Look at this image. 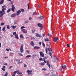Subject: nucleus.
Returning a JSON list of instances; mask_svg holds the SVG:
<instances>
[{
    "mask_svg": "<svg viewBox=\"0 0 76 76\" xmlns=\"http://www.w3.org/2000/svg\"><path fill=\"white\" fill-rule=\"evenodd\" d=\"M47 50L48 51H50V52H49V55H50V56H51V57L52 58V53L50 52L52 51V50L50 48H49L47 49V47H46L45 49V51H46V53L47 54Z\"/></svg>",
    "mask_w": 76,
    "mask_h": 76,
    "instance_id": "obj_1",
    "label": "nucleus"
},
{
    "mask_svg": "<svg viewBox=\"0 0 76 76\" xmlns=\"http://www.w3.org/2000/svg\"><path fill=\"white\" fill-rule=\"evenodd\" d=\"M2 11H1L2 12H3L4 13H5V11L4 10H6V6L4 5L2 6Z\"/></svg>",
    "mask_w": 76,
    "mask_h": 76,
    "instance_id": "obj_2",
    "label": "nucleus"
},
{
    "mask_svg": "<svg viewBox=\"0 0 76 76\" xmlns=\"http://www.w3.org/2000/svg\"><path fill=\"white\" fill-rule=\"evenodd\" d=\"M37 25L39 27L41 28L40 30L42 29V28H43V27H42V24L40 23H38L37 24Z\"/></svg>",
    "mask_w": 76,
    "mask_h": 76,
    "instance_id": "obj_3",
    "label": "nucleus"
},
{
    "mask_svg": "<svg viewBox=\"0 0 76 76\" xmlns=\"http://www.w3.org/2000/svg\"><path fill=\"white\" fill-rule=\"evenodd\" d=\"M20 50L21 53H23V45H21L20 49Z\"/></svg>",
    "mask_w": 76,
    "mask_h": 76,
    "instance_id": "obj_4",
    "label": "nucleus"
},
{
    "mask_svg": "<svg viewBox=\"0 0 76 76\" xmlns=\"http://www.w3.org/2000/svg\"><path fill=\"white\" fill-rule=\"evenodd\" d=\"M56 60H58V58L56 56L54 57V60L52 61L54 63L56 62Z\"/></svg>",
    "mask_w": 76,
    "mask_h": 76,
    "instance_id": "obj_5",
    "label": "nucleus"
},
{
    "mask_svg": "<svg viewBox=\"0 0 76 76\" xmlns=\"http://www.w3.org/2000/svg\"><path fill=\"white\" fill-rule=\"evenodd\" d=\"M39 53L40 56H41L42 57H44V56H44V53H42V51L39 52Z\"/></svg>",
    "mask_w": 76,
    "mask_h": 76,
    "instance_id": "obj_6",
    "label": "nucleus"
},
{
    "mask_svg": "<svg viewBox=\"0 0 76 76\" xmlns=\"http://www.w3.org/2000/svg\"><path fill=\"white\" fill-rule=\"evenodd\" d=\"M2 12V11H0V14H1L0 15V18L1 17H2L3 16V15H4L5 14V12Z\"/></svg>",
    "mask_w": 76,
    "mask_h": 76,
    "instance_id": "obj_7",
    "label": "nucleus"
},
{
    "mask_svg": "<svg viewBox=\"0 0 76 76\" xmlns=\"http://www.w3.org/2000/svg\"><path fill=\"white\" fill-rule=\"evenodd\" d=\"M53 41L56 42L58 41V37H56L54 38Z\"/></svg>",
    "mask_w": 76,
    "mask_h": 76,
    "instance_id": "obj_8",
    "label": "nucleus"
},
{
    "mask_svg": "<svg viewBox=\"0 0 76 76\" xmlns=\"http://www.w3.org/2000/svg\"><path fill=\"white\" fill-rule=\"evenodd\" d=\"M15 61H17V62H18V64H21V63H22V62H20V60L19 59H15Z\"/></svg>",
    "mask_w": 76,
    "mask_h": 76,
    "instance_id": "obj_9",
    "label": "nucleus"
},
{
    "mask_svg": "<svg viewBox=\"0 0 76 76\" xmlns=\"http://www.w3.org/2000/svg\"><path fill=\"white\" fill-rule=\"evenodd\" d=\"M22 31L23 33H24V34H26L28 32V31H27L26 29H23L22 30Z\"/></svg>",
    "mask_w": 76,
    "mask_h": 76,
    "instance_id": "obj_10",
    "label": "nucleus"
},
{
    "mask_svg": "<svg viewBox=\"0 0 76 76\" xmlns=\"http://www.w3.org/2000/svg\"><path fill=\"white\" fill-rule=\"evenodd\" d=\"M20 13H21V11L20 10H19L16 12V15H17V16H19L20 14Z\"/></svg>",
    "mask_w": 76,
    "mask_h": 76,
    "instance_id": "obj_11",
    "label": "nucleus"
},
{
    "mask_svg": "<svg viewBox=\"0 0 76 76\" xmlns=\"http://www.w3.org/2000/svg\"><path fill=\"white\" fill-rule=\"evenodd\" d=\"M32 70H27V73L28 75H31L32 74V73L31 72H32Z\"/></svg>",
    "mask_w": 76,
    "mask_h": 76,
    "instance_id": "obj_12",
    "label": "nucleus"
},
{
    "mask_svg": "<svg viewBox=\"0 0 76 76\" xmlns=\"http://www.w3.org/2000/svg\"><path fill=\"white\" fill-rule=\"evenodd\" d=\"M16 16V14H13L11 15V18H15Z\"/></svg>",
    "mask_w": 76,
    "mask_h": 76,
    "instance_id": "obj_13",
    "label": "nucleus"
},
{
    "mask_svg": "<svg viewBox=\"0 0 76 76\" xmlns=\"http://www.w3.org/2000/svg\"><path fill=\"white\" fill-rule=\"evenodd\" d=\"M36 36L37 37H39V38L41 37V35L38 34V33L36 34Z\"/></svg>",
    "mask_w": 76,
    "mask_h": 76,
    "instance_id": "obj_14",
    "label": "nucleus"
},
{
    "mask_svg": "<svg viewBox=\"0 0 76 76\" xmlns=\"http://www.w3.org/2000/svg\"><path fill=\"white\" fill-rule=\"evenodd\" d=\"M30 45H31L33 47H34V43L33 42V41H31V42L30 43Z\"/></svg>",
    "mask_w": 76,
    "mask_h": 76,
    "instance_id": "obj_15",
    "label": "nucleus"
},
{
    "mask_svg": "<svg viewBox=\"0 0 76 76\" xmlns=\"http://www.w3.org/2000/svg\"><path fill=\"white\" fill-rule=\"evenodd\" d=\"M47 65L48 67H49V68H50V63H49V61H47Z\"/></svg>",
    "mask_w": 76,
    "mask_h": 76,
    "instance_id": "obj_16",
    "label": "nucleus"
},
{
    "mask_svg": "<svg viewBox=\"0 0 76 76\" xmlns=\"http://www.w3.org/2000/svg\"><path fill=\"white\" fill-rule=\"evenodd\" d=\"M38 18H39V19L41 20H42V19H43L44 17H43V16L40 15L39 16V17H38Z\"/></svg>",
    "mask_w": 76,
    "mask_h": 76,
    "instance_id": "obj_17",
    "label": "nucleus"
},
{
    "mask_svg": "<svg viewBox=\"0 0 76 76\" xmlns=\"http://www.w3.org/2000/svg\"><path fill=\"white\" fill-rule=\"evenodd\" d=\"M16 72V73H17L18 75H22V72H20L19 71H17Z\"/></svg>",
    "mask_w": 76,
    "mask_h": 76,
    "instance_id": "obj_18",
    "label": "nucleus"
},
{
    "mask_svg": "<svg viewBox=\"0 0 76 76\" xmlns=\"http://www.w3.org/2000/svg\"><path fill=\"white\" fill-rule=\"evenodd\" d=\"M61 67H62V69H66V67H67V66H66L64 65H61Z\"/></svg>",
    "mask_w": 76,
    "mask_h": 76,
    "instance_id": "obj_19",
    "label": "nucleus"
},
{
    "mask_svg": "<svg viewBox=\"0 0 76 76\" xmlns=\"http://www.w3.org/2000/svg\"><path fill=\"white\" fill-rule=\"evenodd\" d=\"M34 49H39V48H40V47H37V46H35L34 47Z\"/></svg>",
    "mask_w": 76,
    "mask_h": 76,
    "instance_id": "obj_20",
    "label": "nucleus"
},
{
    "mask_svg": "<svg viewBox=\"0 0 76 76\" xmlns=\"http://www.w3.org/2000/svg\"><path fill=\"white\" fill-rule=\"evenodd\" d=\"M11 27L13 29H15L16 28V26H11Z\"/></svg>",
    "mask_w": 76,
    "mask_h": 76,
    "instance_id": "obj_21",
    "label": "nucleus"
},
{
    "mask_svg": "<svg viewBox=\"0 0 76 76\" xmlns=\"http://www.w3.org/2000/svg\"><path fill=\"white\" fill-rule=\"evenodd\" d=\"M4 0H2L0 2V4H2L3 3H4Z\"/></svg>",
    "mask_w": 76,
    "mask_h": 76,
    "instance_id": "obj_22",
    "label": "nucleus"
},
{
    "mask_svg": "<svg viewBox=\"0 0 76 76\" xmlns=\"http://www.w3.org/2000/svg\"><path fill=\"white\" fill-rule=\"evenodd\" d=\"M20 37L22 39H23V34H21L20 35Z\"/></svg>",
    "mask_w": 76,
    "mask_h": 76,
    "instance_id": "obj_23",
    "label": "nucleus"
},
{
    "mask_svg": "<svg viewBox=\"0 0 76 76\" xmlns=\"http://www.w3.org/2000/svg\"><path fill=\"white\" fill-rule=\"evenodd\" d=\"M15 37L17 39H19V37H18V35L16 34L15 35Z\"/></svg>",
    "mask_w": 76,
    "mask_h": 76,
    "instance_id": "obj_24",
    "label": "nucleus"
},
{
    "mask_svg": "<svg viewBox=\"0 0 76 76\" xmlns=\"http://www.w3.org/2000/svg\"><path fill=\"white\" fill-rule=\"evenodd\" d=\"M16 71L14 72V74H13L12 76H15V75H16Z\"/></svg>",
    "mask_w": 76,
    "mask_h": 76,
    "instance_id": "obj_25",
    "label": "nucleus"
},
{
    "mask_svg": "<svg viewBox=\"0 0 76 76\" xmlns=\"http://www.w3.org/2000/svg\"><path fill=\"white\" fill-rule=\"evenodd\" d=\"M40 64L41 66H44V64H45V63L43 62L42 63Z\"/></svg>",
    "mask_w": 76,
    "mask_h": 76,
    "instance_id": "obj_26",
    "label": "nucleus"
},
{
    "mask_svg": "<svg viewBox=\"0 0 76 76\" xmlns=\"http://www.w3.org/2000/svg\"><path fill=\"white\" fill-rule=\"evenodd\" d=\"M49 41V39L48 38L45 39V41Z\"/></svg>",
    "mask_w": 76,
    "mask_h": 76,
    "instance_id": "obj_27",
    "label": "nucleus"
},
{
    "mask_svg": "<svg viewBox=\"0 0 76 76\" xmlns=\"http://www.w3.org/2000/svg\"><path fill=\"white\" fill-rule=\"evenodd\" d=\"M20 10L22 12H23V13L24 12H25V11L24 10V9H21Z\"/></svg>",
    "mask_w": 76,
    "mask_h": 76,
    "instance_id": "obj_28",
    "label": "nucleus"
},
{
    "mask_svg": "<svg viewBox=\"0 0 76 76\" xmlns=\"http://www.w3.org/2000/svg\"><path fill=\"white\" fill-rule=\"evenodd\" d=\"M12 8H14V9H15V7H14V5H12Z\"/></svg>",
    "mask_w": 76,
    "mask_h": 76,
    "instance_id": "obj_29",
    "label": "nucleus"
},
{
    "mask_svg": "<svg viewBox=\"0 0 76 76\" xmlns=\"http://www.w3.org/2000/svg\"><path fill=\"white\" fill-rule=\"evenodd\" d=\"M37 15V12H34L33 13V15Z\"/></svg>",
    "mask_w": 76,
    "mask_h": 76,
    "instance_id": "obj_30",
    "label": "nucleus"
},
{
    "mask_svg": "<svg viewBox=\"0 0 76 76\" xmlns=\"http://www.w3.org/2000/svg\"><path fill=\"white\" fill-rule=\"evenodd\" d=\"M31 57V55H27V56H26V58H29V57Z\"/></svg>",
    "mask_w": 76,
    "mask_h": 76,
    "instance_id": "obj_31",
    "label": "nucleus"
},
{
    "mask_svg": "<svg viewBox=\"0 0 76 76\" xmlns=\"http://www.w3.org/2000/svg\"><path fill=\"white\" fill-rule=\"evenodd\" d=\"M7 29H10V27H9V25H7Z\"/></svg>",
    "mask_w": 76,
    "mask_h": 76,
    "instance_id": "obj_32",
    "label": "nucleus"
},
{
    "mask_svg": "<svg viewBox=\"0 0 76 76\" xmlns=\"http://www.w3.org/2000/svg\"><path fill=\"white\" fill-rule=\"evenodd\" d=\"M35 29H32L31 31L32 33H34L35 32Z\"/></svg>",
    "mask_w": 76,
    "mask_h": 76,
    "instance_id": "obj_33",
    "label": "nucleus"
},
{
    "mask_svg": "<svg viewBox=\"0 0 76 76\" xmlns=\"http://www.w3.org/2000/svg\"><path fill=\"white\" fill-rule=\"evenodd\" d=\"M23 28H25V27L24 26H22L21 27L20 29H23Z\"/></svg>",
    "mask_w": 76,
    "mask_h": 76,
    "instance_id": "obj_34",
    "label": "nucleus"
},
{
    "mask_svg": "<svg viewBox=\"0 0 76 76\" xmlns=\"http://www.w3.org/2000/svg\"><path fill=\"white\" fill-rule=\"evenodd\" d=\"M2 31H5V27H4L2 28Z\"/></svg>",
    "mask_w": 76,
    "mask_h": 76,
    "instance_id": "obj_35",
    "label": "nucleus"
},
{
    "mask_svg": "<svg viewBox=\"0 0 76 76\" xmlns=\"http://www.w3.org/2000/svg\"><path fill=\"white\" fill-rule=\"evenodd\" d=\"M10 10H11L10 9H8V10H7V13H9V12H10Z\"/></svg>",
    "mask_w": 76,
    "mask_h": 76,
    "instance_id": "obj_36",
    "label": "nucleus"
},
{
    "mask_svg": "<svg viewBox=\"0 0 76 76\" xmlns=\"http://www.w3.org/2000/svg\"><path fill=\"white\" fill-rule=\"evenodd\" d=\"M4 25V23H1V26H3V25Z\"/></svg>",
    "mask_w": 76,
    "mask_h": 76,
    "instance_id": "obj_37",
    "label": "nucleus"
},
{
    "mask_svg": "<svg viewBox=\"0 0 76 76\" xmlns=\"http://www.w3.org/2000/svg\"><path fill=\"white\" fill-rule=\"evenodd\" d=\"M18 54L19 55H20V56H23V55L21 54L20 53H18Z\"/></svg>",
    "mask_w": 76,
    "mask_h": 76,
    "instance_id": "obj_38",
    "label": "nucleus"
},
{
    "mask_svg": "<svg viewBox=\"0 0 76 76\" xmlns=\"http://www.w3.org/2000/svg\"><path fill=\"white\" fill-rule=\"evenodd\" d=\"M10 2H11V4H12V5H13V2L12 1V0H11V1H10Z\"/></svg>",
    "mask_w": 76,
    "mask_h": 76,
    "instance_id": "obj_39",
    "label": "nucleus"
},
{
    "mask_svg": "<svg viewBox=\"0 0 76 76\" xmlns=\"http://www.w3.org/2000/svg\"><path fill=\"white\" fill-rule=\"evenodd\" d=\"M27 6H28V9H29V4H27Z\"/></svg>",
    "mask_w": 76,
    "mask_h": 76,
    "instance_id": "obj_40",
    "label": "nucleus"
},
{
    "mask_svg": "<svg viewBox=\"0 0 76 76\" xmlns=\"http://www.w3.org/2000/svg\"><path fill=\"white\" fill-rule=\"evenodd\" d=\"M7 72L4 75V76H7Z\"/></svg>",
    "mask_w": 76,
    "mask_h": 76,
    "instance_id": "obj_41",
    "label": "nucleus"
},
{
    "mask_svg": "<svg viewBox=\"0 0 76 76\" xmlns=\"http://www.w3.org/2000/svg\"><path fill=\"white\" fill-rule=\"evenodd\" d=\"M1 69L2 70H3V71H4V72H5V69L3 68H2Z\"/></svg>",
    "mask_w": 76,
    "mask_h": 76,
    "instance_id": "obj_42",
    "label": "nucleus"
},
{
    "mask_svg": "<svg viewBox=\"0 0 76 76\" xmlns=\"http://www.w3.org/2000/svg\"><path fill=\"white\" fill-rule=\"evenodd\" d=\"M16 34V32H13V35H15Z\"/></svg>",
    "mask_w": 76,
    "mask_h": 76,
    "instance_id": "obj_43",
    "label": "nucleus"
},
{
    "mask_svg": "<svg viewBox=\"0 0 76 76\" xmlns=\"http://www.w3.org/2000/svg\"><path fill=\"white\" fill-rule=\"evenodd\" d=\"M39 60L40 61H41V60H42V58H39Z\"/></svg>",
    "mask_w": 76,
    "mask_h": 76,
    "instance_id": "obj_44",
    "label": "nucleus"
},
{
    "mask_svg": "<svg viewBox=\"0 0 76 76\" xmlns=\"http://www.w3.org/2000/svg\"><path fill=\"white\" fill-rule=\"evenodd\" d=\"M42 44L43 46L44 47H45V44L43 42H42Z\"/></svg>",
    "mask_w": 76,
    "mask_h": 76,
    "instance_id": "obj_45",
    "label": "nucleus"
},
{
    "mask_svg": "<svg viewBox=\"0 0 76 76\" xmlns=\"http://www.w3.org/2000/svg\"><path fill=\"white\" fill-rule=\"evenodd\" d=\"M48 36L49 37H51V36L52 35H51V34H48Z\"/></svg>",
    "mask_w": 76,
    "mask_h": 76,
    "instance_id": "obj_46",
    "label": "nucleus"
},
{
    "mask_svg": "<svg viewBox=\"0 0 76 76\" xmlns=\"http://www.w3.org/2000/svg\"><path fill=\"white\" fill-rule=\"evenodd\" d=\"M42 70H45H45H46V69H45V68H44L43 69H42Z\"/></svg>",
    "mask_w": 76,
    "mask_h": 76,
    "instance_id": "obj_47",
    "label": "nucleus"
},
{
    "mask_svg": "<svg viewBox=\"0 0 76 76\" xmlns=\"http://www.w3.org/2000/svg\"><path fill=\"white\" fill-rule=\"evenodd\" d=\"M29 21H26L24 22L25 23H28Z\"/></svg>",
    "mask_w": 76,
    "mask_h": 76,
    "instance_id": "obj_48",
    "label": "nucleus"
},
{
    "mask_svg": "<svg viewBox=\"0 0 76 76\" xmlns=\"http://www.w3.org/2000/svg\"><path fill=\"white\" fill-rule=\"evenodd\" d=\"M67 46L68 47H70V45L68 44H67Z\"/></svg>",
    "mask_w": 76,
    "mask_h": 76,
    "instance_id": "obj_49",
    "label": "nucleus"
},
{
    "mask_svg": "<svg viewBox=\"0 0 76 76\" xmlns=\"http://www.w3.org/2000/svg\"><path fill=\"white\" fill-rule=\"evenodd\" d=\"M43 61H44V63H47V61H45V60H44Z\"/></svg>",
    "mask_w": 76,
    "mask_h": 76,
    "instance_id": "obj_50",
    "label": "nucleus"
},
{
    "mask_svg": "<svg viewBox=\"0 0 76 76\" xmlns=\"http://www.w3.org/2000/svg\"><path fill=\"white\" fill-rule=\"evenodd\" d=\"M32 19V18H31V17H29V20H31Z\"/></svg>",
    "mask_w": 76,
    "mask_h": 76,
    "instance_id": "obj_51",
    "label": "nucleus"
},
{
    "mask_svg": "<svg viewBox=\"0 0 76 76\" xmlns=\"http://www.w3.org/2000/svg\"><path fill=\"white\" fill-rule=\"evenodd\" d=\"M14 8H12V9H11V10H12V11L13 12H14Z\"/></svg>",
    "mask_w": 76,
    "mask_h": 76,
    "instance_id": "obj_52",
    "label": "nucleus"
},
{
    "mask_svg": "<svg viewBox=\"0 0 76 76\" xmlns=\"http://www.w3.org/2000/svg\"><path fill=\"white\" fill-rule=\"evenodd\" d=\"M6 50H7V51H9V50L8 49H6Z\"/></svg>",
    "mask_w": 76,
    "mask_h": 76,
    "instance_id": "obj_53",
    "label": "nucleus"
},
{
    "mask_svg": "<svg viewBox=\"0 0 76 76\" xmlns=\"http://www.w3.org/2000/svg\"><path fill=\"white\" fill-rule=\"evenodd\" d=\"M47 58V57L46 56H45V57L44 58V59L45 60V59Z\"/></svg>",
    "mask_w": 76,
    "mask_h": 76,
    "instance_id": "obj_54",
    "label": "nucleus"
},
{
    "mask_svg": "<svg viewBox=\"0 0 76 76\" xmlns=\"http://www.w3.org/2000/svg\"><path fill=\"white\" fill-rule=\"evenodd\" d=\"M42 42H40L39 43V45H41V43Z\"/></svg>",
    "mask_w": 76,
    "mask_h": 76,
    "instance_id": "obj_55",
    "label": "nucleus"
},
{
    "mask_svg": "<svg viewBox=\"0 0 76 76\" xmlns=\"http://www.w3.org/2000/svg\"><path fill=\"white\" fill-rule=\"evenodd\" d=\"M50 76H56V75L55 74L52 75H50Z\"/></svg>",
    "mask_w": 76,
    "mask_h": 76,
    "instance_id": "obj_56",
    "label": "nucleus"
},
{
    "mask_svg": "<svg viewBox=\"0 0 76 76\" xmlns=\"http://www.w3.org/2000/svg\"><path fill=\"white\" fill-rule=\"evenodd\" d=\"M26 66H27L25 64H24V67H26Z\"/></svg>",
    "mask_w": 76,
    "mask_h": 76,
    "instance_id": "obj_57",
    "label": "nucleus"
},
{
    "mask_svg": "<svg viewBox=\"0 0 76 76\" xmlns=\"http://www.w3.org/2000/svg\"><path fill=\"white\" fill-rule=\"evenodd\" d=\"M45 76H48V74H47V73H46V74H45Z\"/></svg>",
    "mask_w": 76,
    "mask_h": 76,
    "instance_id": "obj_58",
    "label": "nucleus"
},
{
    "mask_svg": "<svg viewBox=\"0 0 76 76\" xmlns=\"http://www.w3.org/2000/svg\"><path fill=\"white\" fill-rule=\"evenodd\" d=\"M59 69L60 71H62V69H61L60 68Z\"/></svg>",
    "mask_w": 76,
    "mask_h": 76,
    "instance_id": "obj_59",
    "label": "nucleus"
},
{
    "mask_svg": "<svg viewBox=\"0 0 76 76\" xmlns=\"http://www.w3.org/2000/svg\"><path fill=\"white\" fill-rule=\"evenodd\" d=\"M26 52H27V53H29V51H28V50H26Z\"/></svg>",
    "mask_w": 76,
    "mask_h": 76,
    "instance_id": "obj_60",
    "label": "nucleus"
},
{
    "mask_svg": "<svg viewBox=\"0 0 76 76\" xmlns=\"http://www.w3.org/2000/svg\"><path fill=\"white\" fill-rule=\"evenodd\" d=\"M32 39H35V38L33 37H32Z\"/></svg>",
    "mask_w": 76,
    "mask_h": 76,
    "instance_id": "obj_61",
    "label": "nucleus"
},
{
    "mask_svg": "<svg viewBox=\"0 0 76 76\" xmlns=\"http://www.w3.org/2000/svg\"><path fill=\"white\" fill-rule=\"evenodd\" d=\"M42 36H43V37H44V36H45V34H42Z\"/></svg>",
    "mask_w": 76,
    "mask_h": 76,
    "instance_id": "obj_62",
    "label": "nucleus"
},
{
    "mask_svg": "<svg viewBox=\"0 0 76 76\" xmlns=\"http://www.w3.org/2000/svg\"><path fill=\"white\" fill-rule=\"evenodd\" d=\"M12 69V66H10L9 69Z\"/></svg>",
    "mask_w": 76,
    "mask_h": 76,
    "instance_id": "obj_63",
    "label": "nucleus"
},
{
    "mask_svg": "<svg viewBox=\"0 0 76 76\" xmlns=\"http://www.w3.org/2000/svg\"><path fill=\"white\" fill-rule=\"evenodd\" d=\"M30 39H31V40H32V37H31L30 38Z\"/></svg>",
    "mask_w": 76,
    "mask_h": 76,
    "instance_id": "obj_64",
    "label": "nucleus"
}]
</instances>
